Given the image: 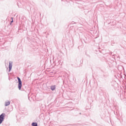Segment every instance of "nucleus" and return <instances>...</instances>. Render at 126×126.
<instances>
[{
    "mask_svg": "<svg viewBox=\"0 0 126 126\" xmlns=\"http://www.w3.org/2000/svg\"><path fill=\"white\" fill-rule=\"evenodd\" d=\"M17 79L18 83V88L19 90H21V88H22V81L19 77H17Z\"/></svg>",
    "mask_w": 126,
    "mask_h": 126,
    "instance_id": "obj_1",
    "label": "nucleus"
},
{
    "mask_svg": "<svg viewBox=\"0 0 126 126\" xmlns=\"http://www.w3.org/2000/svg\"><path fill=\"white\" fill-rule=\"evenodd\" d=\"M4 117H5V113H2L0 115V125L2 124V122L4 121Z\"/></svg>",
    "mask_w": 126,
    "mask_h": 126,
    "instance_id": "obj_2",
    "label": "nucleus"
},
{
    "mask_svg": "<svg viewBox=\"0 0 126 126\" xmlns=\"http://www.w3.org/2000/svg\"><path fill=\"white\" fill-rule=\"evenodd\" d=\"M9 72H10L11 69H12V62L9 61Z\"/></svg>",
    "mask_w": 126,
    "mask_h": 126,
    "instance_id": "obj_3",
    "label": "nucleus"
},
{
    "mask_svg": "<svg viewBox=\"0 0 126 126\" xmlns=\"http://www.w3.org/2000/svg\"><path fill=\"white\" fill-rule=\"evenodd\" d=\"M50 89H51V90H52V91H54V90H56V85L51 86L50 87Z\"/></svg>",
    "mask_w": 126,
    "mask_h": 126,
    "instance_id": "obj_4",
    "label": "nucleus"
},
{
    "mask_svg": "<svg viewBox=\"0 0 126 126\" xmlns=\"http://www.w3.org/2000/svg\"><path fill=\"white\" fill-rule=\"evenodd\" d=\"M17 4L18 7H21L22 6V4H21V2L19 1L17 2Z\"/></svg>",
    "mask_w": 126,
    "mask_h": 126,
    "instance_id": "obj_5",
    "label": "nucleus"
},
{
    "mask_svg": "<svg viewBox=\"0 0 126 126\" xmlns=\"http://www.w3.org/2000/svg\"><path fill=\"white\" fill-rule=\"evenodd\" d=\"M10 105V101H8L7 102H5V107H7V106H9Z\"/></svg>",
    "mask_w": 126,
    "mask_h": 126,
    "instance_id": "obj_6",
    "label": "nucleus"
},
{
    "mask_svg": "<svg viewBox=\"0 0 126 126\" xmlns=\"http://www.w3.org/2000/svg\"><path fill=\"white\" fill-rule=\"evenodd\" d=\"M32 126H38V123H37V122H32Z\"/></svg>",
    "mask_w": 126,
    "mask_h": 126,
    "instance_id": "obj_7",
    "label": "nucleus"
},
{
    "mask_svg": "<svg viewBox=\"0 0 126 126\" xmlns=\"http://www.w3.org/2000/svg\"><path fill=\"white\" fill-rule=\"evenodd\" d=\"M11 21H10V23H13V17H11Z\"/></svg>",
    "mask_w": 126,
    "mask_h": 126,
    "instance_id": "obj_8",
    "label": "nucleus"
},
{
    "mask_svg": "<svg viewBox=\"0 0 126 126\" xmlns=\"http://www.w3.org/2000/svg\"><path fill=\"white\" fill-rule=\"evenodd\" d=\"M86 56H87V57H89V58H90V55H88V54H86Z\"/></svg>",
    "mask_w": 126,
    "mask_h": 126,
    "instance_id": "obj_9",
    "label": "nucleus"
},
{
    "mask_svg": "<svg viewBox=\"0 0 126 126\" xmlns=\"http://www.w3.org/2000/svg\"><path fill=\"white\" fill-rule=\"evenodd\" d=\"M9 25H10V26H11L12 25V23H10Z\"/></svg>",
    "mask_w": 126,
    "mask_h": 126,
    "instance_id": "obj_10",
    "label": "nucleus"
},
{
    "mask_svg": "<svg viewBox=\"0 0 126 126\" xmlns=\"http://www.w3.org/2000/svg\"><path fill=\"white\" fill-rule=\"evenodd\" d=\"M68 126H74V124H73V125H70V124H69V125H68Z\"/></svg>",
    "mask_w": 126,
    "mask_h": 126,
    "instance_id": "obj_11",
    "label": "nucleus"
},
{
    "mask_svg": "<svg viewBox=\"0 0 126 126\" xmlns=\"http://www.w3.org/2000/svg\"><path fill=\"white\" fill-rule=\"evenodd\" d=\"M112 57H113V58H114V59H115V58L114 57H115V55H112Z\"/></svg>",
    "mask_w": 126,
    "mask_h": 126,
    "instance_id": "obj_12",
    "label": "nucleus"
},
{
    "mask_svg": "<svg viewBox=\"0 0 126 126\" xmlns=\"http://www.w3.org/2000/svg\"><path fill=\"white\" fill-rule=\"evenodd\" d=\"M79 114H80V115H81V113H80Z\"/></svg>",
    "mask_w": 126,
    "mask_h": 126,
    "instance_id": "obj_13",
    "label": "nucleus"
},
{
    "mask_svg": "<svg viewBox=\"0 0 126 126\" xmlns=\"http://www.w3.org/2000/svg\"><path fill=\"white\" fill-rule=\"evenodd\" d=\"M76 126H77V124H76Z\"/></svg>",
    "mask_w": 126,
    "mask_h": 126,
    "instance_id": "obj_14",
    "label": "nucleus"
},
{
    "mask_svg": "<svg viewBox=\"0 0 126 126\" xmlns=\"http://www.w3.org/2000/svg\"><path fill=\"white\" fill-rule=\"evenodd\" d=\"M85 41V43H86L85 41Z\"/></svg>",
    "mask_w": 126,
    "mask_h": 126,
    "instance_id": "obj_15",
    "label": "nucleus"
},
{
    "mask_svg": "<svg viewBox=\"0 0 126 126\" xmlns=\"http://www.w3.org/2000/svg\"><path fill=\"white\" fill-rule=\"evenodd\" d=\"M116 114H118V112H116Z\"/></svg>",
    "mask_w": 126,
    "mask_h": 126,
    "instance_id": "obj_16",
    "label": "nucleus"
}]
</instances>
